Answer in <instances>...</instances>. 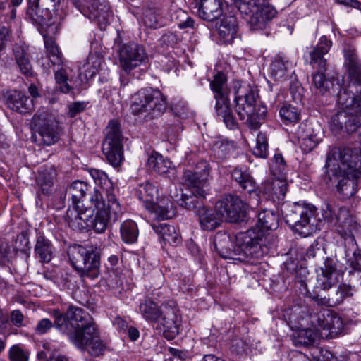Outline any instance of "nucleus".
Segmentation results:
<instances>
[{
  "label": "nucleus",
  "mask_w": 361,
  "mask_h": 361,
  "mask_svg": "<svg viewBox=\"0 0 361 361\" xmlns=\"http://www.w3.org/2000/svg\"><path fill=\"white\" fill-rule=\"evenodd\" d=\"M268 141L264 133H259L256 138V146L253 149L255 156L259 158H266L268 155Z\"/></svg>",
  "instance_id": "52"
},
{
  "label": "nucleus",
  "mask_w": 361,
  "mask_h": 361,
  "mask_svg": "<svg viewBox=\"0 0 361 361\" xmlns=\"http://www.w3.org/2000/svg\"><path fill=\"white\" fill-rule=\"evenodd\" d=\"M272 236L263 238V233L254 230L240 232L235 235V245L231 249L232 242L228 234L218 232L214 245L219 255L224 259H231L245 263H254L269 253Z\"/></svg>",
  "instance_id": "4"
},
{
  "label": "nucleus",
  "mask_w": 361,
  "mask_h": 361,
  "mask_svg": "<svg viewBox=\"0 0 361 361\" xmlns=\"http://www.w3.org/2000/svg\"><path fill=\"white\" fill-rule=\"evenodd\" d=\"M78 9L90 20L95 22L101 30L109 23L112 11L109 5L99 0H79Z\"/></svg>",
  "instance_id": "18"
},
{
  "label": "nucleus",
  "mask_w": 361,
  "mask_h": 361,
  "mask_svg": "<svg viewBox=\"0 0 361 361\" xmlns=\"http://www.w3.org/2000/svg\"><path fill=\"white\" fill-rule=\"evenodd\" d=\"M55 176L56 172L53 169H44L39 172L37 177V184L43 194L49 193L54 185Z\"/></svg>",
  "instance_id": "44"
},
{
  "label": "nucleus",
  "mask_w": 361,
  "mask_h": 361,
  "mask_svg": "<svg viewBox=\"0 0 361 361\" xmlns=\"http://www.w3.org/2000/svg\"><path fill=\"white\" fill-rule=\"evenodd\" d=\"M353 295V290L349 285L341 284L338 288L331 292L328 298L330 300L331 307H335L341 304L343 300Z\"/></svg>",
  "instance_id": "46"
},
{
  "label": "nucleus",
  "mask_w": 361,
  "mask_h": 361,
  "mask_svg": "<svg viewBox=\"0 0 361 361\" xmlns=\"http://www.w3.org/2000/svg\"><path fill=\"white\" fill-rule=\"evenodd\" d=\"M121 236L126 243H134L136 242L139 231L136 223L133 220L123 221L120 228Z\"/></svg>",
  "instance_id": "43"
},
{
  "label": "nucleus",
  "mask_w": 361,
  "mask_h": 361,
  "mask_svg": "<svg viewBox=\"0 0 361 361\" xmlns=\"http://www.w3.org/2000/svg\"><path fill=\"white\" fill-rule=\"evenodd\" d=\"M350 236L351 248L345 251L346 264L352 269L353 271H361V250L357 247L354 237Z\"/></svg>",
  "instance_id": "38"
},
{
  "label": "nucleus",
  "mask_w": 361,
  "mask_h": 361,
  "mask_svg": "<svg viewBox=\"0 0 361 361\" xmlns=\"http://www.w3.org/2000/svg\"><path fill=\"white\" fill-rule=\"evenodd\" d=\"M10 361H28L29 353L18 345H13L9 350Z\"/></svg>",
  "instance_id": "55"
},
{
  "label": "nucleus",
  "mask_w": 361,
  "mask_h": 361,
  "mask_svg": "<svg viewBox=\"0 0 361 361\" xmlns=\"http://www.w3.org/2000/svg\"><path fill=\"white\" fill-rule=\"evenodd\" d=\"M265 0H238L237 6L241 13L250 16L249 23L252 30H262L267 22L276 16V9L265 4Z\"/></svg>",
  "instance_id": "13"
},
{
  "label": "nucleus",
  "mask_w": 361,
  "mask_h": 361,
  "mask_svg": "<svg viewBox=\"0 0 361 361\" xmlns=\"http://www.w3.org/2000/svg\"><path fill=\"white\" fill-rule=\"evenodd\" d=\"M290 92L293 100L298 104L302 102L303 97V88L298 83H294L290 85Z\"/></svg>",
  "instance_id": "59"
},
{
  "label": "nucleus",
  "mask_w": 361,
  "mask_h": 361,
  "mask_svg": "<svg viewBox=\"0 0 361 361\" xmlns=\"http://www.w3.org/2000/svg\"><path fill=\"white\" fill-rule=\"evenodd\" d=\"M139 311L145 320L154 325L160 319L163 312V307L160 308L151 299H146L140 304Z\"/></svg>",
  "instance_id": "33"
},
{
  "label": "nucleus",
  "mask_w": 361,
  "mask_h": 361,
  "mask_svg": "<svg viewBox=\"0 0 361 361\" xmlns=\"http://www.w3.org/2000/svg\"><path fill=\"white\" fill-rule=\"evenodd\" d=\"M291 66V63L288 60L277 55L271 63V75L275 80L283 81L288 78V71Z\"/></svg>",
  "instance_id": "35"
},
{
  "label": "nucleus",
  "mask_w": 361,
  "mask_h": 361,
  "mask_svg": "<svg viewBox=\"0 0 361 361\" xmlns=\"http://www.w3.org/2000/svg\"><path fill=\"white\" fill-rule=\"evenodd\" d=\"M233 148L232 144L226 140L219 138L212 142L211 149L214 157L219 160L226 159Z\"/></svg>",
  "instance_id": "47"
},
{
  "label": "nucleus",
  "mask_w": 361,
  "mask_h": 361,
  "mask_svg": "<svg viewBox=\"0 0 361 361\" xmlns=\"http://www.w3.org/2000/svg\"><path fill=\"white\" fill-rule=\"evenodd\" d=\"M235 111L240 120L252 130L259 128L267 109L264 106H257V97L251 86L246 83L234 82Z\"/></svg>",
  "instance_id": "6"
},
{
  "label": "nucleus",
  "mask_w": 361,
  "mask_h": 361,
  "mask_svg": "<svg viewBox=\"0 0 361 361\" xmlns=\"http://www.w3.org/2000/svg\"><path fill=\"white\" fill-rule=\"evenodd\" d=\"M197 12L203 20L212 21L222 13L221 0H201Z\"/></svg>",
  "instance_id": "29"
},
{
  "label": "nucleus",
  "mask_w": 361,
  "mask_h": 361,
  "mask_svg": "<svg viewBox=\"0 0 361 361\" xmlns=\"http://www.w3.org/2000/svg\"><path fill=\"white\" fill-rule=\"evenodd\" d=\"M6 104L10 109L21 114L31 112L34 107L33 100L22 92L17 90L8 92Z\"/></svg>",
  "instance_id": "25"
},
{
  "label": "nucleus",
  "mask_w": 361,
  "mask_h": 361,
  "mask_svg": "<svg viewBox=\"0 0 361 361\" xmlns=\"http://www.w3.org/2000/svg\"><path fill=\"white\" fill-rule=\"evenodd\" d=\"M56 328L66 334L78 348H87L94 357L104 355L106 346L100 339L94 319L83 309L71 306L65 314L54 313Z\"/></svg>",
  "instance_id": "3"
},
{
  "label": "nucleus",
  "mask_w": 361,
  "mask_h": 361,
  "mask_svg": "<svg viewBox=\"0 0 361 361\" xmlns=\"http://www.w3.org/2000/svg\"><path fill=\"white\" fill-rule=\"evenodd\" d=\"M58 311L61 314H62L59 310H54L53 312V314L54 312ZM53 317H54L53 315ZM55 319V317H54ZM53 326L56 327L55 324H53L52 322L47 318L41 319L37 324L35 328L36 333L39 334H44L47 333L48 331H49Z\"/></svg>",
  "instance_id": "57"
},
{
  "label": "nucleus",
  "mask_w": 361,
  "mask_h": 361,
  "mask_svg": "<svg viewBox=\"0 0 361 361\" xmlns=\"http://www.w3.org/2000/svg\"><path fill=\"white\" fill-rule=\"evenodd\" d=\"M205 195H200L197 192H195L194 190L188 189L181 195V197L178 200L179 205L186 209L192 210L202 204Z\"/></svg>",
  "instance_id": "41"
},
{
  "label": "nucleus",
  "mask_w": 361,
  "mask_h": 361,
  "mask_svg": "<svg viewBox=\"0 0 361 361\" xmlns=\"http://www.w3.org/2000/svg\"><path fill=\"white\" fill-rule=\"evenodd\" d=\"M210 169L211 168L209 163L207 161L202 160L197 164L193 171L197 173L198 176L200 175L202 180H208Z\"/></svg>",
  "instance_id": "56"
},
{
  "label": "nucleus",
  "mask_w": 361,
  "mask_h": 361,
  "mask_svg": "<svg viewBox=\"0 0 361 361\" xmlns=\"http://www.w3.org/2000/svg\"><path fill=\"white\" fill-rule=\"evenodd\" d=\"M279 116L286 125L296 123L300 119V111L292 104L284 103L279 109Z\"/></svg>",
  "instance_id": "45"
},
{
  "label": "nucleus",
  "mask_w": 361,
  "mask_h": 361,
  "mask_svg": "<svg viewBox=\"0 0 361 361\" xmlns=\"http://www.w3.org/2000/svg\"><path fill=\"white\" fill-rule=\"evenodd\" d=\"M231 176L232 178L238 183L243 190L249 193L255 191L256 183L247 171H243L240 169L235 168L232 171Z\"/></svg>",
  "instance_id": "39"
},
{
  "label": "nucleus",
  "mask_w": 361,
  "mask_h": 361,
  "mask_svg": "<svg viewBox=\"0 0 361 361\" xmlns=\"http://www.w3.org/2000/svg\"><path fill=\"white\" fill-rule=\"evenodd\" d=\"M177 18H180L181 20L178 22V25L180 29L187 27H192L194 25V20L192 18L189 17L184 11L179 10L176 12Z\"/></svg>",
  "instance_id": "58"
},
{
  "label": "nucleus",
  "mask_w": 361,
  "mask_h": 361,
  "mask_svg": "<svg viewBox=\"0 0 361 361\" xmlns=\"http://www.w3.org/2000/svg\"><path fill=\"white\" fill-rule=\"evenodd\" d=\"M288 190V183L286 177L274 176L271 180L265 181L263 191L273 201L283 200Z\"/></svg>",
  "instance_id": "28"
},
{
  "label": "nucleus",
  "mask_w": 361,
  "mask_h": 361,
  "mask_svg": "<svg viewBox=\"0 0 361 361\" xmlns=\"http://www.w3.org/2000/svg\"><path fill=\"white\" fill-rule=\"evenodd\" d=\"M270 170L274 176L286 177L288 172V166L281 154L276 153L274 154Z\"/></svg>",
  "instance_id": "49"
},
{
  "label": "nucleus",
  "mask_w": 361,
  "mask_h": 361,
  "mask_svg": "<svg viewBox=\"0 0 361 361\" xmlns=\"http://www.w3.org/2000/svg\"><path fill=\"white\" fill-rule=\"evenodd\" d=\"M86 108L84 102H75L68 105V116L71 118L75 117L78 114L83 111Z\"/></svg>",
  "instance_id": "61"
},
{
  "label": "nucleus",
  "mask_w": 361,
  "mask_h": 361,
  "mask_svg": "<svg viewBox=\"0 0 361 361\" xmlns=\"http://www.w3.org/2000/svg\"><path fill=\"white\" fill-rule=\"evenodd\" d=\"M111 248H112L113 250H118L117 245H116L114 243H111V244H109V246L104 247L103 254L109 255L108 257V262L111 267H114L118 263L119 259H118V256L117 253L116 254H111L110 253L109 250Z\"/></svg>",
  "instance_id": "60"
},
{
  "label": "nucleus",
  "mask_w": 361,
  "mask_h": 361,
  "mask_svg": "<svg viewBox=\"0 0 361 361\" xmlns=\"http://www.w3.org/2000/svg\"><path fill=\"white\" fill-rule=\"evenodd\" d=\"M153 230L161 237L166 243L170 245L176 243L179 240V235L174 226L165 223L152 224Z\"/></svg>",
  "instance_id": "37"
},
{
  "label": "nucleus",
  "mask_w": 361,
  "mask_h": 361,
  "mask_svg": "<svg viewBox=\"0 0 361 361\" xmlns=\"http://www.w3.org/2000/svg\"><path fill=\"white\" fill-rule=\"evenodd\" d=\"M32 140L39 146H51L59 142L63 128L58 121L46 112L36 113L31 120Z\"/></svg>",
  "instance_id": "9"
},
{
  "label": "nucleus",
  "mask_w": 361,
  "mask_h": 361,
  "mask_svg": "<svg viewBox=\"0 0 361 361\" xmlns=\"http://www.w3.org/2000/svg\"><path fill=\"white\" fill-rule=\"evenodd\" d=\"M166 104V98L159 90L147 87L133 95L130 110L134 115L152 119L161 115Z\"/></svg>",
  "instance_id": "8"
},
{
  "label": "nucleus",
  "mask_w": 361,
  "mask_h": 361,
  "mask_svg": "<svg viewBox=\"0 0 361 361\" xmlns=\"http://www.w3.org/2000/svg\"><path fill=\"white\" fill-rule=\"evenodd\" d=\"M319 139L315 134L310 133L300 140V147L306 152L312 151L319 143Z\"/></svg>",
  "instance_id": "54"
},
{
  "label": "nucleus",
  "mask_w": 361,
  "mask_h": 361,
  "mask_svg": "<svg viewBox=\"0 0 361 361\" xmlns=\"http://www.w3.org/2000/svg\"><path fill=\"white\" fill-rule=\"evenodd\" d=\"M102 152L111 165L114 167L120 166L123 159L122 134L120 123L116 120H111L106 128Z\"/></svg>",
  "instance_id": "14"
},
{
  "label": "nucleus",
  "mask_w": 361,
  "mask_h": 361,
  "mask_svg": "<svg viewBox=\"0 0 361 361\" xmlns=\"http://www.w3.org/2000/svg\"><path fill=\"white\" fill-rule=\"evenodd\" d=\"M279 225V216L276 214L271 210H263L258 214L257 221V228H251L256 232H260L263 233V238L267 236H272L274 238L273 241H271V245L269 247V250L273 247L275 245L276 238L271 233H265L264 230H275L277 228Z\"/></svg>",
  "instance_id": "27"
},
{
  "label": "nucleus",
  "mask_w": 361,
  "mask_h": 361,
  "mask_svg": "<svg viewBox=\"0 0 361 361\" xmlns=\"http://www.w3.org/2000/svg\"><path fill=\"white\" fill-rule=\"evenodd\" d=\"M158 190L149 181L140 184L136 189V195L142 201L145 207L154 215V219L163 221L173 218L176 215L173 202L169 200H162L156 203Z\"/></svg>",
  "instance_id": "11"
},
{
  "label": "nucleus",
  "mask_w": 361,
  "mask_h": 361,
  "mask_svg": "<svg viewBox=\"0 0 361 361\" xmlns=\"http://www.w3.org/2000/svg\"><path fill=\"white\" fill-rule=\"evenodd\" d=\"M172 110L179 117L185 118L188 116V105L185 102H180L174 104Z\"/></svg>",
  "instance_id": "63"
},
{
  "label": "nucleus",
  "mask_w": 361,
  "mask_h": 361,
  "mask_svg": "<svg viewBox=\"0 0 361 361\" xmlns=\"http://www.w3.org/2000/svg\"><path fill=\"white\" fill-rule=\"evenodd\" d=\"M4 18V23L10 24L16 17V10L11 8L8 0H0V18Z\"/></svg>",
  "instance_id": "53"
},
{
  "label": "nucleus",
  "mask_w": 361,
  "mask_h": 361,
  "mask_svg": "<svg viewBox=\"0 0 361 361\" xmlns=\"http://www.w3.org/2000/svg\"><path fill=\"white\" fill-rule=\"evenodd\" d=\"M90 208L97 210L94 219L91 216V227L97 233H104L109 222L118 221L123 214L121 206L116 195L109 194L104 200L99 191H94L90 198Z\"/></svg>",
  "instance_id": "7"
},
{
  "label": "nucleus",
  "mask_w": 361,
  "mask_h": 361,
  "mask_svg": "<svg viewBox=\"0 0 361 361\" xmlns=\"http://www.w3.org/2000/svg\"><path fill=\"white\" fill-rule=\"evenodd\" d=\"M159 19V11L158 9L152 8L145 9L143 22L147 27L154 29L157 28L160 26Z\"/></svg>",
  "instance_id": "51"
},
{
  "label": "nucleus",
  "mask_w": 361,
  "mask_h": 361,
  "mask_svg": "<svg viewBox=\"0 0 361 361\" xmlns=\"http://www.w3.org/2000/svg\"><path fill=\"white\" fill-rule=\"evenodd\" d=\"M322 216L324 221L341 227V232L346 235H352L353 229L356 227L355 223L347 211L341 209L338 215H336L329 204H325L322 208Z\"/></svg>",
  "instance_id": "21"
},
{
  "label": "nucleus",
  "mask_w": 361,
  "mask_h": 361,
  "mask_svg": "<svg viewBox=\"0 0 361 361\" xmlns=\"http://www.w3.org/2000/svg\"><path fill=\"white\" fill-rule=\"evenodd\" d=\"M54 247L51 242L43 235L37 236L35 246V256L41 263H49L54 257Z\"/></svg>",
  "instance_id": "32"
},
{
  "label": "nucleus",
  "mask_w": 361,
  "mask_h": 361,
  "mask_svg": "<svg viewBox=\"0 0 361 361\" xmlns=\"http://www.w3.org/2000/svg\"><path fill=\"white\" fill-rule=\"evenodd\" d=\"M183 179L189 189L194 190L195 192H196L200 195H206L204 187L206 185L207 180H202L200 175L198 176L192 170H185Z\"/></svg>",
  "instance_id": "36"
},
{
  "label": "nucleus",
  "mask_w": 361,
  "mask_h": 361,
  "mask_svg": "<svg viewBox=\"0 0 361 361\" xmlns=\"http://www.w3.org/2000/svg\"><path fill=\"white\" fill-rule=\"evenodd\" d=\"M113 324L116 328V329L124 333H126V331L128 328V322L119 316H117L114 319Z\"/></svg>",
  "instance_id": "64"
},
{
  "label": "nucleus",
  "mask_w": 361,
  "mask_h": 361,
  "mask_svg": "<svg viewBox=\"0 0 361 361\" xmlns=\"http://www.w3.org/2000/svg\"><path fill=\"white\" fill-rule=\"evenodd\" d=\"M73 268L81 276L94 279L100 274V255L82 245H75L68 252Z\"/></svg>",
  "instance_id": "12"
},
{
  "label": "nucleus",
  "mask_w": 361,
  "mask_h": 361,
  "mask_svg": "<svg viewBox=\"0 0 361 361\" xmlns=\"http://www.w3.org/2000/svg\"><path fill=\"white\" fill-rule=\"evenodd\" d=\"M216 27L219 39L225 44L233 43L240 37L238 20L233 16L224 17Z\"/></svg>",
  "instance_id": "23"
},
{
  "label": "nucleus",
  "mask_w": 361,
  "mask_h": 361,
  "mask_svg": "<svg viewBox=\"0 0 361 361\" xmlns=\"http://www.w3.org/2000/svg\"><path fill=\"white\" fill-rule=\"evenodd\" d=\"M54 72V78L59 90L61 93H69L73 87L68 83V76L66 68L62 66Z\"/></svg>",
  "instance_id": "50"
},
{
  "label": "nucleus",
  "mask_w": 361,
  "mask_h": 361,
  "mask_svg": "<svg viewBox=\"0 0 361 361\" xmlns=\"http://www.w3.org/2000/svg\"><path fill=\"white\" fill-rule=\"evenodd\" d=\"M336 269V264L333 259L326 258L324 262V265L317 270V282L320 288L323 290H328L332 287L334 280L332 277L333 274Z\"/></svg>",
  "instance_id": "30"
},
{
  "label": "nucleus",
  "mask_w": 361,
  "mask_h": 361,
  "mask_svg": "<svg viewBox=\"0 0 361 361\" xmlns=\"http://www.w3.org/2000/svg\"><path fill=\"white\" fill-rule=\"evenodd\" d=\"M91 214L82 211V207H71L66 212V220L73 230L88 231L91 227Z\"/></svg>",
  "instance_id": "26"
},
{
  "label": "nucleus",
  "mask_w": 361,
  "mask_h": 361,
  "mask_svg": "<svg viewBox=\"0 0 361 361\" xmlns=\"http://www.w3.org/2000/svg\"><path fill=\"white\" fill-rule=\"evenodd\" d=\"M10 319L13 326L16 327H21L25 326L23 323L25 317L19 310H14L11 312Z\"/></svg>",
  "instance_id": "62"
},
{
  "label": "nucleus",
  "mask_w": 361,
  "mask_h": 361,
  "mask_svg": "<svg viewBox=\"0 0 361 361\" xmlns=\"http://www.w3.org/2000/svg\"><path fill=\"white\" fill-rule=\"evenodd\" d=\"M199 222L203 230L213 231L219 227L223 218L212 209L205 207H200L197 211Z\"/></svg>",
  "instance_id": "31"
},
{
  "label": "nucleus",
  "mask_w": 361,
  "mask_h": 361,
  "mask_svg": "<svg viewBox=\"0 0 361 361\" xmlns=\"http://www.w3.org/2000/svg\"><path fill=\"white\" fill-rule=\"evenodd\" d=\"M326 183L335 187L343 199L357 192V179L361 176V141L342 149H331L326 157Z\"/></svg>",
  "instance_id": "2"
},
{
  "label": "nucleus",
  "mask_w": 361,
  "mask_h": 361,
  "mask_svg": "<svg viewBox=\"0 0 361 361\" xmlns=\"http://www.w3.org/2000/svg\"><path fill=\"white\" fill-rule=\"evenodd\" d=\"M331 47V42L325 36L310 52V63L313 68H318V73L313 75V82L322 94L338 90L336 104L340 111L335 114L331 122V128L338 133L344 131L350 135L361 133V91L354 93L351 86H361V61L353 49L345 51L344 66L348 73V83L342 87L338 79L326 78L321 71L324 69L327 54Z\"/></svg>",
  "instance_id": "1"
},
{
  "label": "nucleus",
  "mask_w": 361,
  "mask_h": 361,
  "mask_svg": "<svg viewBox=\"0 0 361 361\" xmlns=\"http://www.w3.org/2000/svg\"><path fill=\"white\" fill-rule=\"evenodd\" d=\"M310 322L320 336L324 338H333L341 334L343 324L341 318L329 309H322L310 316Z\"/></svg>",
  "instance_id": "15"
},
{
  "label": "nucleus",
  "mask_w": 361,
  "mask_h": 361,
  "mask_svg": "<svg viewBox=\"0 0 361 361\" xmlns=\"http://www.w3.org/2000/svg\"><path fill=\"white\" fill-rule=\"evenodd\" d=\"M44 47L47 56L53 66H61L63 64V55L59 51L55 41L50 37H44Z\"/></svg>",
  "instance_id": "42"
},
{
  "label": "nucleus",
  "mask_w": 361,
  "mask_h": 361,
  "mask_svg": "<svg viewBox=\"0 0 361 361\" xmlns=\"http://www.w3.org/2000/svg\"><path fill=\"white\" fill-rule=\"evenodd\" d=\"M13 54L21 73L27 77L33 76V68L27 51L22 46L15 45Z\"/></svg>",
  "instance_id": "34"
},
{
  "label": "nucleus",
  "mask_w": 361,
  "mask_h": 361,
  "mask_svg": "<svg viewBox=\"0 0 361 361\" xmlns=\"http://www.w3.org/2000/svg\"><path fill=\"white\" fill-rule=\"evenodd\" d=\"M147 164L150 170L169 179L172 180L176 176L175 166L169 159L158 152H154L149 155Z\"/></svg>",
  "instance_id": "24"
},
{
  "label": "nucleus",
  "mask_w": 361,
  "mask_h": 361,
  "mask_svg": "<svg viewBox=\"0 0 361 361\" xmlns=\"http://www.w3.org/2000/svg\"><path fill=\"white\" fill-rule=\"evenodd\" d=\"M318 337L317 333L310 329L300 330L296 336L293 338V343L295 346H309L313 345Z\"/></svg>",
  "instance_id": "48"
},
{
  "label": "nucleus",
  "mask_w": 361,
  "mask_h": 361,
  "mask_svg": "<svg viewBox=\"0 0 361 361\" xmlns=\"http://www.w3.org/2000/svg\"><path fill=\"white\" fill-rule=\"evenodd\" d=\"M95 190L99 191L96 188L92 187L86 182L75 180L67 188L65 197L71 200V207H83L86 196L91 197Z\"/></svg>",
  "instance_id": "22"
},
{
  "label": "nucleus",
  "mask_w": 361,
  "mask_h": 361,
  "mask_svg": "<svg viewBox=\"0 0 361 361\" xmlns=\"http://www.w3.org/2000/svg\"><path fill=\"white\" fill-rule=\"evenodd\" d=\"M119 60L123 70L130 73L133 69L146 62L147 56L142 46L130 42L121 47Z\"/></svg>",
  "instance_id": "19"
},
{
  "label": "nucleus",
  "mask_w": 361,
  "mask_h": 361,
  "mask_svg": "<svg viewBox=\"0 0 361 361\" xmlns=\"http://www.w3.org/2000/svg\"><path fill=\"white\" fill-rule=\"evenodd\" d=\"M154 325L156 329L163 331L166 339H173L179 334L180 328V319L176 310L171 306H164L160 319Z\"/></svg>",
  "instance_id": "20"
},
{
  "label": "nucleus",
  "mask_w": 361,
  "mask_h": 361,
  "mask_svg": "<svg viewBox=\"0 0 361 361\" xmlns=\"http://www.w3.org/2000/svg\"><path fill=\"white\" fill-rule=\"evenodd\" d=\"M59 4L53 0H27L25 18L37 25H50Z\"/></svg>",
  "instance_id": "17"
},
{
  "label": "nucleus",
  "mask_w": 361,
  "mask_h": 361,
  "mask_svg": "<svg viewBox=\"0 0 361 361\" xmlns=\"http://www.w3.org/2000/svg\"><path fill=\"white\" fill-rule=\"evenodd\" d=\"M209 85L216 100L215 111L217 117L224 121L228 128H237L238 123L230 104L231 91L228 87L226 75L222 72H218L214 75Z\"/></svg>",
  "instance_id": "10"
},
{
  "label": "nucleus",
  "mask_w": 361,
  "mask_h": 361,
  "mask_svg": "<svg viewBox=\"0 0 361 361\" xmlns=\"http://www.w3.org/2000/svg\"><path fill=\"white\" fill-rule=\"evenodd\" d=\"M88 172L93 178L94 183L106 190V197L109 194L115 195L114 193V188L113 183L104 171L97 169L91 168L88 169ZM104 200H106V197H105Z\"/></svg>",
  "instance_id": "40"
},
{
  "label": "nucleus",
  "mask_w": 361,
  "mask_h": 361,
  "mask_svg": "<svg viewBox=\"0 0 361 361\" xmlns=\"http://www.w3.org/2000/svg\"><path fill=\"white\" fill-rule=\"evenodd\" d=\"M215 211L230 223L243 221L247 214L246 204L238 196L231 194L222 196L216 202Z\"/></svg>",
  "instance_id": "16"
},
{
  "label": "nucleus",
  "mask_w": 361,
  "mask_h": 361,
  "mask_svg": "<svg viewBox=\"0 0 361 361\" xmlns=\"http://www.w3.org/2000/svg\"><path fill=\"white\" fill-rule=\"evenodd\" d=\"M281 211L286 224L302 237L311 235L322 228L323 220L318 217L317 208L311 204H283Z\"/></svg>",
  "instance_id": "5"
}]
</instances>
